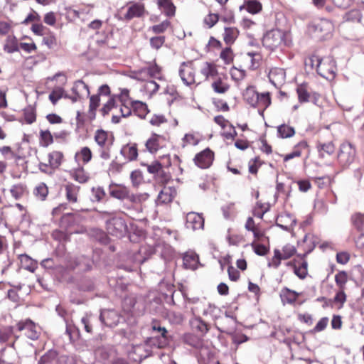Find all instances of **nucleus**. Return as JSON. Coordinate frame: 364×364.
Returning a JSON list of instances; mask_svg holds the SVG:
<instances>
[{"mask_svg": "<svg viewBox=\"0 0 364 364\" xmlns=\"http://www.w3.org/2000/svg\"><path fill=\"white\" fill-rule=\"evenodd\" d=\"M285 33L278 29L271 30L265 33L262 39V44L267 48L273 50L285 44Z\"/></svg>", "mask_w": 364, "mask_h": 364, "instance_id": "nucleus-5", "label": "nucleus"}, {"mask_svg": "<svg viewBox=\"0 0 364 364\" xmlns=\"http://www.w3.org/2000/svg\"><path fill=\"white\" fill-rule=\"evenodd\" d=\"M165 42L164 36H155L150 38V45L152 48L159 49Z\"/></svg>", "mask_w": 364, "mask_h": 364, "instance_id": "nucleus-62", "label": "nucleus"}, {"mask_svg": "<svg viewBox=\"0 0 364 364\" xmlns=\"http://www.w3.org/2000/svg\"><path fill=\"white\" fill-rule=\"evenodd\" d=\"M294 272L300 279H304L307 275V263L303 262L299 267L294 265Z\"/></svg>", "mask_w": 364, "mask_h": 364, "instance_id": "nucleus-56", "label": "nucleus"}, {"mask_svg": "<svg viewBox=\"0 0 364 364\" xmlns=\"http://www.w3.org/2000/svg\"><path fill=\"white\" fill-rule=\"evenodd\" d=\"M144 13V5L143 4L134 3L128 8L124 18L127 20H131L134 18H139L143 16Z\"/></svg>", "mask_w": 364, "mask_h": 364, "instance_id": "nucleus-21", "label": "nucleus"}, {"mask_svg": "<svg viewBox=\"0 0 364 364\" xmlns=\"http://www.w3.org/2000/svg\"><path fill=\"white\" fill-rule=\"evenodd\" d=\"M12 333L13 328L11 326H4L0 328V341H7Z\"/></svg>", "mask_w": 364, "mask_h": 364, "instance_id": "nucleus-58", "label": "nucleus"}, {"mask_svg": "<svg viewBox=\"0 0 364 364\" xmlns=\"http://www.w3.org/2000/svg\"><path fill=\"white\" fill-rule=\"evenodd\" d=\"M317 150L321 157H325L326 156H330L335 151L334 144L331 141L317 144Z\"/></svg>", "mask_w": 364, "mask_h": 364, "instance_id": "nucleus-33", "label": "nucleus"}, {"mask_svg": "<svg viewBox=\"0 0 364 364\" xmlns=\"http://www.w3.org/2000/svg\"><path fill=\"white\" fill-rule=\"evenodd\" d=\"M191 310L193 314H202L205 317L213 318L217 316L218 309L205 299H193Z\"/></svg>", "mask_w": 364, "mask_h": 364, "instance_id": "nucleus-4", "label": "nucleus"}, {"mask_svg": "<svg viewBox=\"0 0 364 364\" xmlns=\"http://www.w3.org/2000/svg\"><path fill=\"white\" fill-rule=\"evenodd\" d=\"M121 154L128 161L136 160L138 156V150L136 144H127L121 149Z\"/></svg>", "mask_w": 364, "mask_h": 364, "instance_id": "nucleus-27", "label": "nucleus"}, {"mask_svg": "<svg viewBox=\"0 0 364 364\" xmlns=\"http://www.w3.org/2000/svg\"><path fill=\"white\" fill-rule=\"evenodd\" d=\"M211 87L218 94H225L230 87L228 77L225 75H218L213 80Z\"/></svg>", "mask_w": 364, "mask_h": 364, "instance_id": "nucleus-15", "label": "nucleus"}, {"mask_svg": "<svg viewBox=\"0 0 364 364\" xmlns=\"http://www.w3.org/2000/svg\"><path fill=\"white\" fill-rule=\"evenodd\" d=\"M118 109V105H116L115 98L112 97L109 100L103 105L100 112L103 116H105L112 111V122L114 124L119 123L120 121V117L117 114V110Z\"/></svg>", "mask_w": 364, "mask_h": 364, "instance_id": "nucleus-17", "label": "nucleus"}, {"mask_svg": "<svg viewBox=\"0 0 364 364\" xmlns=\"http://www.w3.org/2000/svg\"><path fill=\"white\" fill-rule=\"evenodd\" d=\"M92 151L87 146L81 148V149L75 154V159L77 162L82 161L83 164H87L92 159Z\"/></svg>", "mask_w": 364, "mask_h": 364, "instance_id": "nucleus-36", "label": "nucleus"}, {"mask_svg": "<svg viewBox=\"0 0 364 364\" xmlns=\"http://www.w3.org/2000/svg\"><path fill=\"white\" fill-rule=\"evenodd\" d=\"M200 141V139L197 134L192 133L186 134L182 139L181 146L183 148L188 145L196 146Z\"/></svg>", "mask_w": 364, "mask_h": 364, "instance_id": "nucleus-41", "label": "nucleus"}, {"mask_svg": "<svg viewBox=\"0 0 364 364\" xmlns=\"http://www.w3.org/2000/svg\"><path fill=\"white\" fill-rule=\"evenodd\" d=\"M239 35V31L235 27H226L225 28L223 33V40L228 45L234 43Z\"/></svg>", "mask_w": 364, "mask_h": 364, "instance_id": "nucleus-32", "label": "nucleus"}, {"mask_svg": "<svg viewBox=\"0 0 364 364\" xmlns=\"http://www.w3.org/2000/svg\"><path fill=\"white\" fill-rule=\"evenodd\" d=\"M19 259L22 267L30 272H33L36 269V262L27 255H19Z\"/></svg>", "mask_w": 364, "mask_h": 364, "instance_id": "nucleus-40", "label": "nucleus"}, {"mask_svg": "<svg viewBox=\"0 0 364 364\" xmlns=\"http://www.w3.org/2000/svg\"><path fill=\"white\" fill-rule=\"evenodd\" d=\"M296 92L298 99L300 102H306L309 101V93L304 85H300L297 87Z\"/></svg>", "mask_w": 364, "mask_h": 364, "instance_id": "nucleus-49", "label": "nucleus"}, {"mask_svg": "<svg viewBox=\"0 0 364 364\" xmlns=\"http://www.w3.org/2000/svg\"><path fill=\"white\" fill-rule=\"evenodd\" d=\"M62 97L66 98L68 95L65 94L63 88L60 87H55L49 95V100L53 105H55Z\"/></svg>", "mask_w": 364, "mask_h": 364, "instance_id": "nucleus-42", "label": "nucleus"}, {"mask_svg": "<svg viewBox=\"0 0 364 364\" xmlns=\"http://www.w3.org/2000/svg\"><path fill=\"white\" fill-rule=\"evenodd\" d=\"M100 320L107 326H114L120 321V317L114 310H105L101 312Z\"/></svg>", "mask_w": 364, "mask_h": 364, "instance_id": "nucleus-20", "label": "nucleus"}, {"mask_svg": "<svg viewBox=\"0 0 364 364\" xmlns=\"http://www.w3.org/2000/svg\"><path fill=\"white\" fill-rule=\"evenodd\" d=\"M219 20V16L216 14L210 13L204 18V23L208 26V28L214 26Z\"/></svg>", "mask_w": 364, "mask_h": 364, "instance_id": "nucleus-59", "label": "nucleus"}, {"mask_svg": "<svg viewBox=\"0 0 364 364\" xmlns=\"http://www.w3.org/2000/svg\"><path fill=\"white\" fill-rule=\"evenodd\" d=\"M200 73L205 77V80H213L219 75L216 65L209 62H205L203 64Z\"/></svg>", "mask_w": 364, "mask_h": 364, "instance_id": "nucleus-25", "label": "nucleus"}, {"mask_svg": "<svg viewBox=\"0 0 364 364\" xmlns=\"http://www.w3.org/2000/svg\"><path fill=\"white\" fill-rule=\"evenodd\" d=\"M179 76L184 85L191 86L196 83V70L191 62L181 63L179 70Z\"/></svg>", "mask_w": 364, "mask_h": 364, "instance_id": "nucleus-9", "label": "nucleus"}, {"mask_svg": "<svg viewBox=\"0 0 364 364\" xmlns=\"http://www.w3.org/2000/svg\"><path fill=\"white\" fill-rule=\"evenodd\" d=\"M157 4L160 9L167 16H173L176 12V7L171 0H156Z\"/></svg>", "mask_w": 364, "mask_h": 364, "instance_id": "nucleus-31", "label": "nucleus"}, {"mask_svg": "<svg viewBox=\"0 0 364 364\" xmlns=\"http://www.w3.org/2000/svg\"><path fill=\"white\" fill-rule=\"evenodd\" d=\"M77 219V216L73 213H67L64 215L60 220V226L65 229L73 225Z\"/></svg>", "mask_w": 364, "mask_h": 364, "instance_id": "nucleus-46", "label": "nucleus"}, {"mask_svg": "<svg viewBox=\"0 0 364 364\" xmlns=\"http://www.w3.org/2000/svg\"><path fill=\"white\" fill-rule=\"evenodd\" d=\"M169 320L173 323H181L183 321V315L180 312L170 311L168 314Z\"/></svg>", "mask_w": 364, "mask_h": 364, "instance_id": "nucleus-63", "label": "nucleus"}, {"mask_svg": "<svg viewBox=\"0 0 364 364\" xmlns=\"http://www.w3.org/2000/svg\"><path fill=\"white\" fill-rule=\"evenodd\" d=\"M301 294V293L284 287L280 291L279 296L284 305L294 304Z\"/></svg>", "mask_w": 364, "mask_h": 364, "instance_id": "nucleus-19", "label": "nucleus"}, {"mask_svg": "<svg viewBox=\"0 0 364 364\" xmlns=\"http://www.w3.org/2000/svg\"><path fill=\"white\" fill-rule=\"evenodd\" d=\"M332 30L333 24L327 19L314 21L308 27L309 32L320 40L326 38Z\"/></svg>", "mask_w": 364, "mask_h": 364, "instance_id": "nucleus-3", "label": "nucleus"}, {"mask_svg": "<svg viewBox=\"0 0 364 364\" xmlns=\"http://www.w3.org/2000/svg\"><path fill=\"white\" fill-rule=\"evenodd\" d=\"M247 60L250 62V68L252 70H255L258 68L259 65V60H261V56L257 53H251L249 52L246 55Z\"/></svg>", "mask_w": 364, "mask_h": 364, "instance_id": "nucleus-45", "label": "nucleus"}, {"mask_svg": "<svg viewBox=\"0 0 364 364\" xmlns=\"http://www.w3.org/2000/svg\"><path fill=\"white\" fill-rule=\"evenodd\" d=\"M191 328L200 336H204L208 331V324L204 322L199 316L193 318L190 321Z\"/></svg>", "mask_w": 364, "mask_h": 364, "instance_id": "nucleus-22", "label": "nucleus"}, {"mask_svg": "<svg viewBox=\"0 0 364 364\" xmlns=\"http://www.w3.org/2000/svg\"><path fill=\"white\" fill-rule=\"evenodd\" d=\"M348 281V274L344 271H341L335 276V282L340 289H344Z\"/></svg>", "mask_w": 364, "mask_h": 364, "instance_id": "nucleus-48", "label": "nucleus"}, {"mask_svg": "<svg viewBox=\"0 0 364 364\" xmlns=\"http://www.w3.org/2000/svg\"><path fill=\"white\" fill-rule=\"evenodd\" d=\"M94 138L100 148L110 146L112 144L108 139V133L102 129L97 130Z\"/></svg>", "mask_w": 364, "mask_h": 364, "instance_id": "nucleus-29", "label": "nucleus"}, {"mask_svg": "<svg viewBox=\"0 0 364 364\" xmlns=\"http://www.w3.org/2000/svg\"><path fill=\"white\" fill-rule=\"evenodd\" d=\"M14 24L11 21H0V35L8 36L12 31Z\"/></svg>", "mask_w": 364, "mask_h": 364, "instance_id": "nucleus-54", "label": "nucleus"}, {"mask_svg": "<svg viewBox=\"0 0 364 364\" xmlns=\"http://www.w3.org/2000/svg\"><path fill=\"white\" fill-rule=\"evenodd\" d=\"M268 77L270 82L276 87H281L286 80V73L282 68L274 67L272 68L268 73Z\"/></svg>", "mask_w": 364, "mask_h": 364, "instance_id": "nucleus-14", "label": "nucleus"}, {"mask_svg": "<svg viewBox=\"0 0 364 364\" xmlns=\"http://www.w3.org/2000/svg\"><path fill=\"white\" fill-rule=\"evenodd\" d=\"M296 252V247L290 244H287L282 247L281 251V257L283 259H287L295 255Z\"/></svg>", "mask_w": 364, "mask_h": 364, "instance_id": "nucleus-50", "label": "nucleus"}, {"mask_svg": "<svg viewBox=\"0 0 364 364\" xmlns=\"http://www.w3.org/2000/svg\"><path fill=\"white\" fill-rule=\"evenodd\" d=\"M152 329L154 331L159 333V336L151 337L149 341V345L154 346L158 348H164L168 344L166 329L156 323L152 324Z\"/></svg>", "mask_w": 364, "mask_h": 364, "instance_id": "nucleus-10", "label": "nucleus"}, {"mask_svg": "<svg viewBox=\"0 0 364 364\" xmlns=\"http://www.w3.org/2000/svg\"><path fill=\"white\" fill-rule=\"evenodd\" d=\"M282 259H283V258L281 257V251L278 249H275L274 250V256L269 262L268 266L277 269L280 265Z\"/></svg>", "mask_w": 364, "mask_h": 364, "instance_id": "nucleus-57", "label": "nucleus"}, {"mask_svg": "<svg viewBox=\"0 0 364 364\" xmlns=\"http://www.w3.org/2000/svg\"><path fill=\"white\" fill-rule=\"evenodd\" d=\"M65 193L66 199L70 203H76L77 201V196L80 191V186L73 183H68L65 185Z\"/></svg>", "mask_w": 364, "mask_h": 364, "instance_id": "nucleus-26", "label": "nucleus"}, {"mask_svg": "<svg viewBox=\"0 0 364 364\" xmlns=\"http://www.w3.org/2000/svg\"><path fill=\"white\" fill-rule=\"evenodd\" d=\"M129 191L128 188L122 186H117L110 188L109 194L117 199H128Z\"/></svg>", "mask_w": 364, "mask_h": 364, "instance_id": "nucleus-34", "label": "nucleus"}, {"mask_svg": "<svg viewBox=\"0 0 364 364\" xmlns=\"http://www.w3.org/2000/svg\"><path fill=\"white\" fill-rule=\"evenodd\" d=\"M214 159V153L208 148L197 154L194 157L195 164L200 168H207L211 166Z\"/></svg>", "mask_w": 364, "mask_h": 364, "instance_id": "nucleus-11", "label": "nucleus"}, {"mask_svg": "<svg viewBox=\"0 0 364 364\" xmlns=\"http://www.w3.org/2000/svg\"><path fill=\"white\" fill-rule=\"evenodd\" d=\"M70 175L72 178L76 181L84 183H86L89 179V175L85 172L84 168L81 166L73 169L70 171Z\"/></svg>", "mask_w": 364, "mask_h": 364, "instance_id": "nucleus-37", "label": "nucleus"}, {"mask_svg": "<svg viewBox=\"0 0 364 364\" xmlns=\"http://www.w3.org/2000/svg\"><path fill=\"white\" fill-rule=\"evenodd\" d=\"M278 134L282 138H289L294 135L295 131L292 127L282 124L277 128Z\"/></svg>", "mask_w": 364, "mask_h": 364, "instance_id": "nucleus-44", "label": "nucleus"}, {"mask_svg": "<svg viewBox=\"0 0 364 364\" xmlns=\"http://www.w3.org/2000/svg\"><path fill=\"white\" fill-rule=\"evenodd\" d=\"M107 232L117 237H121L127 232V225L122 217L114 216L107 221Z\"/></svg>", "mask_w": 364, "mask_h": 364, "instance_id": "nucleus-7", "label": "nucleus"}, {"mask_svg": "<svg viewBox=\"0 0 364 364\" xmlns=\"http://www.w3.org/2000/svg\"><path fill=\"white\" fill-rule=\"evenodd\" d=\"M243 98L250 106L257 107L260 114H262L264 109L271 104L269 92L259 94L252 86L247 87L243 93Z\"/></svg>", "mask_w": 364, "mask_h": 364, "instance_id": "nucleus-2", "label": "nucleus"}, {"mask_svg": "<svg viewBox=\"0 0 364 364\" xmlns=\"http://www.w3.org/2000/svg\"><path fill=\"white\" fill-rule=\"evenodd\" d=\"M247 11L252 14H257L262 9V5L257 1H249L246 4Z\"/></svg>", "mask_w": 364, "mask_h": 364, "instance_id": "nucleus-55", "label": "nucleus"}, {"mask_svg": "<svg viewBox=\"0 0 364 364\" xmlns=\"http://www.w3.org/2000/svg\"><path fill=\"white\" fill-rule=\"evenodd\" d=\"M149 197L147 193L130 194L129 193L128 199L129 201L136 203H140L145 201Z\"/></svg>", "mask_w": 364, "mask_h": 364, "instance_id": "nucleus-61", "label": "nucleus"}, {"mask_svg": "<svg viewBox=\"0 0 364 364\" xmlns=\"http://www.w3.org/2000/svg\"><path fill=\"white\" fill-rule=\"evenodd\" d=\"M183 264L185 269L195 270L201 266L198 255L192 251L186 252L183 257Z\"/></svg>", "mask_w": 364, "mask_h": 364, "instance_id": "nucleus-18", "label": "nucleus"}, {"mask_svg": "<svg viewBox=\"0 0 364 364\" xmlns=\"http://www.w3.org/2000/svg\"><path fill=\"white\" fill-rule=\"evenodd\" d=\"M100 102V97L98 95H93L90 97V105H89V112L93 117L95 115V111Z\"/></svg>", "mask_w": 364, "mask_h": 364, "instance_id": "nucleus-51", "label": "nucleus"}, {"mask_svg": "<svg viewBox=\"0 0 364 364\" xmlns=\"http://www.w3.org/2000/svg\"><path fill=\"white\" fill-rule=\"evenodd\" d=\"M170 25L171 22L168 20H165L158 25H154L150 27L149 31H151L153 33L156 34L162 33L166 31V29L170 26Z\"/></svg>", "mask_w": 364, "mask_h": 364, "instance_id": "nucleus-52", "label": "nucleus"}, {"mask_svg": "<svg viewBox=\"0 0 364 364\" xmlns=\"http://www.w3.org/2000/svg\"><path fill=\"white\" fill-rule=\"evenodd\" d=\"M9 191L11 196L16 200H19L28 194L27 187L23 183L13 185Z\"/></svg>", "mask_w": 364, "mask_h": 364, "instance_id": "nucleus-30", "label": "nucleus"}, {"mask_svg": "<svg viewBox=\"0 0 364 364\" xmlns=\"http://www.w3.org/2000/svg\"><path fill=\"white\" fill-rule=\"evenodd\" d=\"M173 196L169 188L162 189L157 197L156 203L158 205L166 204L172 201Z\"/></svg>", "mask_w": 364, "mask_h": 364, "instance_id": "nucleus-38", "label": "nucleus"}, {"mask_svg": "<svg viewBox=\"0 0 364 364\" xmlns=\"http://www.w3.org/2000/svg\"><path fill=\"white\" fill-rule=\"evenodd\" d=\"M3 49L6 53H14L19 50L18 39L14 35H8L4 41Z\"/></svg>", "mask_w": 364, "mask_h": 364, "instance_id": "nucleus-24", "label": "nucleus"}, {"mask_svg": "<svg viewBox=\"0 0 364 364\" xmlns=\"http://www.w3.org/2000/svg\"><path fill=\"white\" fill-rule=\"evenodd\" d=\"M72 92L75 95L80 96L81 97L90 95L89 87L82 80H77L75 82L72 88Z\"/></svg>", "mask_w": 364, "mask_h": 364, "instance_id": "nucleus-35", "label": "nucleus"}, {"mask_svg": "<svg viewBox=\"0 0 364 364\" xmlns=\"http://www.w3.org/2000/svg\"><path fill=\"white\" fill-rule=\"evenodd\" d=\"M295 223V219L288 213L279 215L276 221L277 225L284 230H289Z\"/></svg>", "mask_w": 364, "mask_h": 364, "instance_id": "nucleus-23", "label": "nucleus"}, {"mask_svg": "<svg viewBox=\"0 0 364 364\" xmlns=\"http://www.w3.org/2000/svg\"><path fill=\"white\" fill-rule=\"evenodd\" d=\"M20 331H24L25 335L31 340H36L39 336L40 331L36 324L31 320L19 322L17 325Z\"/></svg>", "mask_w": 364, "mask_h": 364, "instance_id": "nucleus-12", "label": "nucleus"}, {"mask_svg": "<svg viewBox=\"0 0 364 364\" xmlns=\"http://www.w3.org/2000/svg\"><path fill=\"white\" fill-rule=\"evenodd\" d=\"M132 108L134 113L140 118H144L148 113L146 105L140 101L132 102Z\"/></svg>", "mask_w": 364, "mask_h": 364, "instance_id": "nucleus-39", "label": "nucleus"}, {"mask_svg": "<svg viewBox=\"0 0 364 364\" xmlns=\"http://www.w3.org/2000/svg\"><path fill=\"white\" fill-rule=\"evenodd\" d=\"M204 219L198 213L191 212L186 215V227L188 229L196 230L203 228Z\"/></svg>", "mask_w": 364, "mask_h": 364, "instance_id": "nucleus-16", "label": "nucleus"}, {"mask_svg": "<svg viewBox=\"0 0 364 364\" xmlns=\"http://www.w3.org/2000/svg\"><path fill=\"white\" fill-rule=\"evenodd\" d=\"M33 193L41 200H44L48 193V188L44 183H39L34 189Z\"/></svg>", "mask_w": 364, "mask_h": 364, "instance_id": "nucleus-43", "label": "nucleus"}, {"mask_svg": "<svg viewBox=\"0 0 364 364\" xmlns=\"http://www.w3.org/2000/svg\"><path fill=\"white\" fill-rule=\"evenodd\" d=\"M40 135L43 146H48L53 142V136L48 130L41 131Z\"/></svg>", "mask_w": 364, "mask_h": 364, "instance_id": "nucleus-60", "label": "nucleus"}, {"mask_svg": "<svg viewBox=\"0 0 364 364\" xmlns=\"http://www.w3.org/2000/svg\"><path fill=\"white\" fill-rule=\"evenodd\" d=\"M354 225L358 230H361L364 226V214L356 213L352 217Z\"/></svg>", "mask_w": 364, "mask_h": 364, "instance_id": "nucleus-64", "label": "nucleus"}, {"mask_svg": "<svg viewBox=\"0 0 364 364\" xmlns=\"http://www.w3.org/2000/svg\"><path fill=\"white\" fill-rule=\"evenodd\" d=\"M166 144V137L163 135L153 134L146 141L145 146L150 153H156Z\"/></svg>", "mask_w": 364, "mask_h": 364, "instance_id": "nucleus-13", "label": "nucleus"}, {"mask_svg": "<svg viewBox=\"0 0 364 364\" xmlns=\"http://www.w3.org/2000/svg\"><path fill=\"white\" fill-rule=\"evenodd\" d=\"M220 58L225 64L228 65L231 63L233 60V52L232 49L230 47L224 48L220 54Z\"/></svg>", "mask_w": 364, "mask_h": 364, "instance_id": "nucleus-53", "label": "nucleus"}, {"mask_svg": "<svg viewBox=\"0 0 364 364\" xmlns=\"http://www.w3.org/2000/svg\"><path fill=\"white\" fill-rule=\"evenodd\" d=\"M184 341L187 344L197 349H202L203 347V336L195 335L193 333H186L184 336Z\"/></svg>", "mask_w": 364, "mask_h": 364, "instance_id": "nucleus-28", "label": "nucleus"}, {"mask_svg": "<svg viewBox=\"0 0 364 364\" xmlns=\"http://www.w3.org/2000/svg\"><path fill=\"white\" fill-rule=\"evenodd\" d=\"M160 71L161 68L156 63H153L142 68L140 73H147L150 77H157L160 75Z\"/></svg>", "mask_w": 364, "mask_h": 364, "instance_id": "nucleus-47", "label": "nucleus"}, {"mask_svg": "<svg viewBox=\"0 0 364 364\" xmlns=\"http://www.w3.org/2000/svg\"><path fill=\"white\" fill-rule=\"evenodd\" d=\"M355 149L350 143H343L338 153V161L343 167H348L355 159Z\"/></svg>", "mask_w": 364, "mask_h": 364, "instance_id": "nucleus-8", "label": "nucleus"}, {"mask_svg": "<svg viewBox=\"0 0 364 364\" xmlns=\"http://www.w3.org/2000/svg\"><path fill=\"white\" fill-rule=\"evenodd\" d=\"M48 164L41 162L39 169L47 174L52 175L54 170L57 169L62 164L63 154L59 151H53L48 155Z\"/></svg>", "mask_w": 364, "mask_h": 364, "instance_id": "nucleus-6", "label": "nucleus"}, {"mask_svg": "<svg viewBox=\"0 0 364 364\" xmlns=\"http://www.w3.org/2000/svg\"><path fill=\"white\" fill-rule=\"evenodd\" d=\"M305 66L311 69L316 68L318 74L327 80L335 77L336 66L331 56L320 58L316 55H311L305 59Z\"/></svg>", "mask_w": 364, "mask_h": 364, "instance_id": "nucleus-1", "label": "nucleus"}]
</instances>
